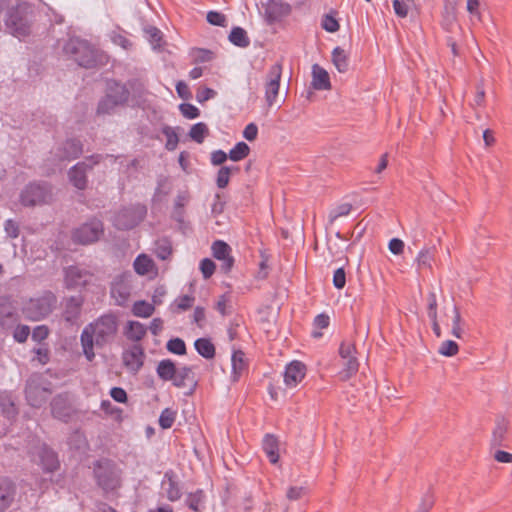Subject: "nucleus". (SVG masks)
Segmentation results:
<instances>
[{
	"instance_id": "1",
	"label": "nucleus",
	"mask_w": 512,
	"mask_h": 512,
	"mask_svg": "<svg viewBox=\"0 0 512 512\" xmlns=\"http://www.w3.org/2000/svg\"><path fill=\"white\" fill-rule=\"evenodd\" d=\"M118 331L115 315L105 314L88 324L81 333V346L88 361L95 357L94 347L101 348L110 343Z\"/></svg>"
},
{
	"instance_id": "2",
	"label": "nucleus",
	"mask_w": 512,
	"mask_h": 512,
	"mask_svg": "<svg viewBox=\"0 0 512 512\" xmlns=\"http://www.w3.org/2000/svg\"><path fill=\"white\" fill-rule=\"evenodd\" d=\"M57 297L50 291L30 298L23 306V314L32 321H39L47 317L56 308Z\"/></svg>"
},
{
	"instance_id": "3",
	"label": "nucleus",
	"mask_w": 512,
	"mask_h": 512,
	"mask_svg": "<svg viewBox=\"0 0 512 512\" xmlns=\"http://www.w3.org/2000/svg\"><path fill=\"white\" fill-rule=\"evenodd\" d=\"M157 375L163 381H171L175 387L182 388L187 382H193V372L190 367L177 368L170 359L161 360L156 368Z\"/></svg>"
},
{
	"instance_id": "4",
	"label": "nucleus",
	"mask_w": 512,
	"mask_h": 512,
	"mask_svg": "<svg viewBox=\"0 0 512 512\" xmlns=\"http://www.w3.org/2000/svg\"><path fill=\"white\" fill-rule=\"evenodd\" d=\"M94 474L97 483L105 491H113L121 485V469L109 460H102L96 463Z\"/></svg>"
},
{
	"instance_id": "5",
	"label": "nucleus",
	"mask_w": 512,
	"mask_h": 512,
	"mask_svg": "<svg viewBox=\"0 0 512 512\" xmlns=\"http://www.w3.org/2000/svg\"><path fill=\"white\" fill-rule=\"evenodd\" d=\"M356 346L351 341H343L339 347L341 370L338 375L342 381H347L356 375L359 369V361L356 357Z\"/></svg>"
},
{
	"instance_id": "6",
	"label": "nucleus",
	"mask_w": 512,
	"mask_h": 512,
	"mask_svg": "<svg viewBox=\"0 0 512 512\" xmlns=\"http://www.w3.org/2000/svg\"><path fill=\"white\" fill-rule=\"evenodd\" d=\"M65 50L75 55L74 59L80 66L91 68L97 64L95 50L84 40L70 39Z\"/></svg>"
},
{
	"instance_id": "7",
	"label": "nucleus",
	"mask_w": 512,
	"mask_h": 512,
	"mask_svg": "<svg viewBox=\"0 0 512 512\" xmlns=\"http://www.w3.org/2000/svg\"><path fill=\"white\" fill-rule=\"evenodd\" d=\"M281 77L282 65L280 63L273 64L266 75L264 84L265 101L268 107H272L277 103Z\"/></svg>"
},
{
	"instance_id": "8",
	"label": "nucleus",
	"mask_w": 512,
	"mask_h": 512,
	"mask_svg": "<svg viewBox=\"0 0 512 512\" xmlns=\"http://www.w3.org/2000/svg\"><path fill=\"white\" fill-rule=\"evenodd\" d=\"M95 277L88 270L70 266L65 270V285L68 289H80L93 283Z\"/></svg>"
},
{
	"instance_id": "9",
	"label": "nucleus",
	"mask_w": 512,
	"mask_h": 512,
	"mask_svg": "<svg viewBox=\"0 0 512 512\" xmlns=\"http://www.w3.org/2000/svg\"><path fill=\"white\" fill-rule=\"evenodd\" d=\"M102 233V223L98 220H93L76 229L73 233V239L80 244H90L97 241Z\"/></svg>"
},
{
	"instance_id": "10",
	"label": "nucleus",
	"mask_w": 512,
	"mask_h": 512,
	"mask_svg": "<svg viewBox=\"0 0 512 512\" xmlns=\"http://www.w3.org/2000/svg\"><path fill=\"white\" fill-rule=\"evenodd\" d=\"M51 198L50 190L40 184H30L21 193V202L25 206H34L47 202Z\"/></svg>"
},
{
	"instance_id": "11",
	"label": "nucleus",
	"mask_w": 512,
	"mask_h": 512,
	"mask_svg": "<svg viewBox=\"0 0 512 512\" xmlns=\"http://www.w3.org/2000/svg\"><path fill=\"white\" fill-rule=\"evenodd\" d=\"M144 207L127 208L116 214L114 224L119 229H130L136 226L144 217Z\"/></svg>"
},
{
	"instance_id": "12",
	"label": "nucleus",
	"mask_w": 512,
	"mask_h": 512,
	"mask_svg": "<svg viewBox=\"0 0 512 512\" xmlns=\"http://www.w3.org/2000/svg\"><path fill=\"white\" fill-rule=\"evenodd\" d=\"M122 362L125 368L136 374L144 363V350L140 345H133L122 353Z\"/></svg>"
},
{
	"instance_id": "13",
	"label": "nucleus",
	"mask_w": 512,
	"mask_h": 512,
	"mask_svg": "<svg viewBox=\"0 0 512 512\" xmlns=\"http://www.w3.org/2000/svg\"><path fill=\"white\" fill-rule=\"evenodd\" d=\"M306 375V366L301 361L290 362L284 371V383L288 388H294L303 381Z\"/></svg>"
},
{
	"instance_id": "14",
	"label": "nucleus",
	"mask_w": 512,
	"mask_h": 512,
	"mask_svg": "<svg viewBox=\"0 0 512 512\" xmlns=\"http://www.w3.org/2000/svg\"><path fill=\"white\" fill-rule=\"evenodd\" d=\"M127 95L128 93L124 87L116 85L115 95L108 94L100 101L97 109L98 114H109L115 107L127 100Z\"/></svg>"
},
{
	"instance_id": "15",
	"label": "nucleus",
	"mask_w": 512,
	"mask_h": 512,
	"mask_svg": "<svg viewBox=\"0 0 512 512\" xmlns=\"http://www.w3.org/2000/svg\"><path fill=\"white\" fill-rule=\"evenodd\" d=\"M213 257L221 261V269L227 273L234 265L231 247L224 241L217 240L211 247Z\"/></svg>"
},
{
	"instance_id": "16",
	"label": "nucleus",
	"mask_w": 512,
	"mask_h": 512,
	"mask_svg": "<svg viewBox=\"0 0 512 512\" xmlns=\"http://www.w3.org/2000/svg\"><path fill=\"white\" fill-rule=\"evenodd\" d=\"M18 321L15 308L8 298H0V324L4 328H11Z\"/></svg>"
},
{
	"instance_id": "17",
	"label": "nucleus",
	"mask_w": 512,
	"mask_h": 512,
	"mask_svg": "<svg viewBox=\"0 0 512 512\" xmlns=\"http://www.w3.org/2000/svg\"><path fill=\"white\" fill-rule=\"evenodd\" d=\"M15 487L11 480L0 479V512L5 511L13 502Z\"/></svg>"
},
{
	"instance_id": "18",
	"label": "nucleus",
	"mask_w": 512,
	"mask_h": 512,
	"mask_svg": "<svg viewBox=\"0 0 512 512\" xmlns=\"http://www.w3.org/2000/svg\"><path fill=\"white\" fill-rule=\"evenodd\" d=\"M39 464L47 472H53L59 468V461L56 454L51 449L43 446L38 449Z\"/></svg>"
},
{
	"instance_id": "19",
	"label": "nucleus",
	"mask_w": 512,
	"mask_h": 512,
	"mask_svg": "<svg viewBox=\"0 0 512 512\" xmlns=\"http://www.w3.org/2000/svg\"><path fill=\"white\" fill-rule=\"evenodd\" d=\"M7 26L10 32L17 38L21 39L30 33V27L26 19H23L18 14L10 15Z\"/></svg>"
},
{
	"instance_id": "20",
	"label": "nucleus",
	"mask_w": 512,
	"mask_h": 512,
	"mask_svg": "<svg viewBox=\"0 0 512 512\" xmlns=\"http://www.w3.org/2000/svg\"><path fill=\"white\" fill-rule=\"evenodd\" d=\"M92 164L78 163L69 171V179L72 184L78 189H84L86 186V169L91 168Z\"/></svg>"
},
{
	"instance_id": "21",
	"label": "nucleus",
	"mask_w": 512,
	"mask_h": 512,
	"mask_svg": "<svg viewBox=\"0 0 512 512\" xmlns=\"http://www.w3.org/2000/svg\"><path fill=\"white\" fill-rule=\"evenodd\" d=\"M262 448L272 464H276L279 460V441L271 434L265 435L262 442Z\"/></svg>"
},
{
	"instance_id": "22",
	"label": "nucleus",
	"mask_w": 512,
	"mask_h": 512,
	"mask_svg": "<svg viewBox=\"0 0 512 512\" xmlns=\"http://www.w3.org/2000/svg\"><path fill=\"white\" fill-rule=\"evenodd\" d=\"M312 85L317 90H328L331 88L330 78L325 69L318 64L312 66Z\"/></svg>"
},
{
	"instance_id": "23",
	"label": "nucleus",
	"mask_w": 512,
	"mask_h": 512,
	"mask_svg": "<svg viewBox=\"0 0 512 512\" xmlns=\"http://www.w3.org/2000/svg\"><path fill=\"white\" fill-rule=\"evenodd\" d=\"M83 299L81 297H70L66 300L64 318L68 322H74L80 315Z\"/></svg>"
},
{
	"instance_id": "24",
	"label": "nucleus",
	"mask_w": 512,
	"mask_h": 512,
	"mask_svg": "<svg viewBox=\"0 0 512 512\" xmlns=\"http://www.w3.org/2000/svg\"><path fill=\"white\" fill-rule=\"evenodd\" d=\"M146 333V326L138 321H128L124 329L125 336L134 342L141 341Z\"/></svg>"
},
{
	"instance_id": "25",
	"label": "nucleus",
	"mask_w": 512,
	"mask_h": 512,
	"mask_svg": "<svg viewBox=\"0 0 512 512\" xmlns=\"http://www.w3.org/2000/svg\"><path fill=\"white\" fill-rule=\"evenodd\" d=\"M232 362V377L237 381L240 376L247 370V359L244 352L241 350L234 351L231 358Z\"/></svg>"
},
{
	"instance_id": "26",
	"label": "nucleus",
	"mask_w": 512,
	"mask_h": 512,
	"mask_svg": "<svg viewBox=\"0 0 512 512\" xmlns=\"http://www.w3.org/2000/svg\"><path fill=\"white\" fill-rule=\"evenodd\" d=\"M133 267L138 275L144 276L156 270L154 261L147 254H140L136 257Z\"/></svg>"
},
{
	"instance_id": "27",
	"label": "nucleus",
	"mask_w": 512,
	"mask_h": 512,
	"mask_svg": "<svg viewBox=\"0 0 512 512\" xmlns=\"http://www.w3.org/2000/svg\"><path fill=\"white\" fill-rule=\"evenodd\" d=\"M48 391L29 384L26 388V397L29 404L33 407H39L46 401Z\"/></svg>"
},
{
	"instance_id": "28",
	"label": "nucleus",
	"mask_w": 512,
	"mask_h": 512,
	"mask_svg": "<svg viewBox=\"0 0 512 512\" xmlns=\"http://www.w3.org/2000/svg\"><path fill=\"white\" fill-rule=\"evenodd\" d=\"M435 257V248L434 247H424L422 248L415 259L417 266L419 269L423 268H432V263Z\"/></svg>"
},
{
	"instance_id": "29",
	"label": "nucleus",
	"mask_w": 512,
	"mask_h": 512,
	"mask_svg": "<svg viewBox=\"0 0 512 512\" xmlns=\"http://www.w3.org/2000/svg\"><path fill=\"white\" fill-rule=\"evenodd\" d=\"M156 303L157 301L155 300V297L153 298V303H149L143 300L136 301L132 306V313L136 317L148 318L154 313V304Z\"/></svg>"
},
{
	"instance_id": "30",
	"label": "nucleus",
	"mask_w": 512,
	"mask_h": 512,
	"mask_svg": "<svg viewBox=\"0 0 512 512\" xmlns=\"http://www.w3.org/2000/svg\"><path fill=\"white\" fill-rule=\"evenodd\" d=\"M332 61L334 66L340 73H345L348 70V55L342 48H334V50L332 51Z\"/></svg>"
},
{
	"instance_id": "31",
	"label": "nucleus",
	"mask_w": 512,
	"mask_h": 512,
	"mask_svg": "<svg viewBox=\"0 0 512 512\" xmlns=\"http://www.w3.org/2000/svg\"><path fill=\"white\" fill-rule=\"evenodd\" d=\"M197 352L206 359H211L215 356V347L213 343L207 338H199L194 343Z\"/></svg>"
},
{
	"instance_id": "32",
	"label": "nucleus",
	"mask_w": 512,
	"mask_h": 512,
	"mask_svg": "<svg viewBox=\"0 0 512 512\" xmlns=\"http://www.w3.org/2000/svg\"><path fill=\"white\" fill-rule=\"evenodd\" d=\"M508 430L509 421L505 418L497 419L495 428L493 430V443L496 445H501L506 437Z\"/></svg>"
},
{
	"instance_id": "33",
	"label": "nucleus",
	"mask_w": 512,
	"mask_h": 512,
	"mask_svg": "<svg viewBox=\"0 0 512 512\" xmlns=\"http://www.w3.org/2000/svg\"><path fill=\"white\" fill-rule=\"evenodd\" d=\"M239 168L237 166H223L218 170L216 184L218 188L223 189L229 184L230 176L237 173Z\"/></svg>"
},
{
	"instance_id": "34",
	"label": "nucleus",
	"mask_w": 512,
	"mask_h": 512,
	"mask_svg": "<svg viewBox=\"0 0 512 512\" xmlns=\"http://www.w3.org/2000/svg\"><path fill=\"white\" fill-rule=\"evenodd\" d=\"M82 153V147L77 140H69L63 146L62 159L71 160Z\"/></svg>"
},
{
	"instance_id": "35",
	"label": "nucleus",
	"mask_w": 512,
	"mask_h": 512,
	"mask_svg": "<svg viewBox=\"0 0 512 512\" xmlns=\"http://www.w3.org/2000/svg\"><path fill=\"white\" fill-rule=\"evenodd\" d=\"M466 11L472 24L482 21L481 0H467Z\"/></svg>"
},
{
	"instance_id": "36",
	"label": "nucleus",
	"mask_w": 512,
	"mask_h": 512,
	"mask_svg": "<svg viewBox=\"0 0 512 512\" xmlns=\"http://www.w3.org/2000/svg\"><path fill=\"white\" fill-rule=\"evenodd\" d=\"M329 324L330 317L327 314H318L313 320L312 336L316 339L321 338L323 336L322 330L326 329Z\"/></svg>"
},
{
	"instance_id": "37",
	"label": "nucleus",
	"mask_w": 512,
	"mask_h": 512,
	"mask_svg": "<svg viewBox=\"0 0 512 512\" xmlns=\"http://www.w3.org/2000/svg\"><path fill=\"white\" fill-rule=\"evenodd\" d=\"M229 40L234 45L242 48L247 47L250 43L246 31L241 27H235L232 29L229 35Z\"/></svg>"
},
{
	"instance_id": "38",
	"label": "nucleus",
	"mask_w": 512,
	"mask_h": 512,
	"mask_svg": "<svg viewBox=\"0 0 512 512\" xmlns=\"http://www.w3.org/2000/svg\"><path fill=\"white\" fill-rule=\"evenodd\" d=\"M250 153V148L245 142H238L228 154V158L234 162H238L246 158Z\"/></svg>"
},
{
	"instance_id": "39",
	"label": "nucleus",
	"mask_w": 512,
	"mask_h": 512,
	"mask_svg": "<svg viewBox=\"0 0 512 512\" xmlns=\"http://www.w3.org/2000/svg\"><path fill=\"white\" fill-rule=\"evenodd\" d=\"M208 134V126L203 122H198L194 124L189 132L190 138L199 144L203 143L204 139L207 137Z\"/></svg>"
},
{
	"instance_id": "40",
	"label": "nucleus",
	"mask_w": 512,
	"mask_h": 512,
	"mask_svg": "<svg viewBox=\"0 0 512 512\" xmlns=\"http://www.w3.org/2000/svg\"><path fill=\"white\" fill-rule=\"evenodd\" d=\"M452 326H451V334L457 339H461L464 334V329L462 327V317L459 309L454 306L452 310Z\"/></svg>"
},
{
	"instance_id": "41",
	"label": "nucleus",
	"mask_w": 512,
	"mask_h": 512,
	"mask_svg": "<svg viewBox=\"0 0 512 512\" xmlns=\"http://www.w3.org/2000/svg\"><path fill=\"white\" fill-rule=\"evenodd\" d=\"M155 254L161 260H166L172 254V247L169 241L162 239L157 241Z\"/></svg>"
},
{
	"instance_id": "42",
	"label": "nucleus",
	"mask_w": 512,
	"mask_h": 512,
	"mask_svg": "<svg viewBox=\"0 0 512 512\" xmlns=\"http://www.w3.org/2000/svg\"><path fill=\"white\" fill-rule=\"evenodd\" d=\"M176 419V412L170 408H166L161 412L159 417V425L163 429H169L172 427Z\"/></svg>"
},
{
	"instance_id": "43",
	"label": "nucleus",
	"mask_w": 512,
	"mask_h": 512,
	"mask_svg": "<svg viewBox=\"0 0 512 512\" xmlns=\"http://www.w3.org/2000/svg\"><path fill=\"white\" fill-rule=\"evenodd\" d=\"M162 132L166 137V144H165L166 149H168L170 151L175 150L178 145V142H179L177 133L174 131L173 128H171L169 126H165L162 129Z\"/></svg>"
},
{
	"instance_id": "44",
	"label": "nucleus",
	"mask_w": 512,
	"mask_h": 512,
	"mask_svg": "<svg viewBox=\"0 0 512 512\" xmlns=\"http://www.w3.org/2000/svg\"><path fill=\"white\" fill-rule=\"evenodd\" d=\"M458 351H459L458 344L452 340L443 341L438 349L439 354L446 356V357L455 356L458 353Z\"/></svg>"
},
{
	"instance_id": "45",
	"label": "nucleus",
	"mask_w": 512,
	"mask_h": 512,
	"mask_svg": "<svg viewBox=\"0 0 512 512\" xmlns=\"http://www.w3.org/2000/svg\"><path fill=\"white\" fill-rule=\"evenodd\" d=\"M167 350L176 355H184L186 353L185 342L180 338H173L167 342Z\"/></svg>"
},
{
	"instance_id": "46",
	"label": "nucleus",
	"mask_w": 512,
	"mask_h": 512,
	"mask_svg": "<svg viewBox=\"0 0 512 512\" xmlns=\"http://www.w3.org/2000/svg\"><path fill=\"white\" fill-rule=\"evenodd\" d=\"M0 406L2 407V412L7 417H11L16 413L14 402L7 394L0 395Z\"/></svg>"
},
{
	"instance_id": "47",
	"label": "nucleus",
	"mask_w": 512,
	"mask_h": 512,
	"mask_svg": "<svg viewBox=\"0 0 512 512\" xmlns=\"http://www.w3.org/2000/svg\"><path fill=\"white\" fill-rule=\"evenodd\" d=\"M412 0H393V8L397 16L405 18L408 15Z\"/></svg>"
},
{
	"instance_id": "48",
	"label": "nucleus",
	"mask_w": 512,
	"mask_h": 512,
	"mask_svg": "<svg viewBox=\"0 0 512 512\" xmlns=\"http://www.w3.org/2000/svg\"><path fill=\"white\" fill-rule=\"evenodd\" d=\"M180 112L187 119H195L200 115L199 109L190 103H183L179 106Z\"/></svg>"
},
{
	"instance_id": "49",
	"label": "nucleus",
	"mask_w": 512,
	"mask_h": 512,
	"mask_svg": "<svg viewBox=\"0 0 512 512\" xmlns=\"http://www.w3.org/2000/svg\"><path fill=\"white\" fill-rule=\"evenodd\" d=\"M291 6L288 3H273L271 6V12L277 17H285L291 13Z\"/></svg>"
},
{
	"instance_id": "50",
	"label": "nucleus",
	"mask_w": 512,
	"mask_h": 512,
	"mask_svg": "<svg viewBox=\"0 0 512 512\" xmlns=\"http://www.w3.org/2000/svg\"><path fill=\"white\" fill-rule=\"evenodd\" d=\"M215 268V263L209 258H205L200 262V270L205 279L213 275Z\"/></svg>"
},
{
	"instance_id": "51",
	"label": "nucleus",
	"mask_w": 512,
	"mask_h": 512,
	"mask_svg": "<svg viewBox=\"0 0 512 512\" xmlns=\"http://www.w3.org/2000/svg\"><path fill=\"white\" fill-rule=\"evenodd\" d=\"M216 96V91L208 87H200L196 93V100L199 103H204Z\"/></svg>"
},
{
	"instance_id": "52",
	"label": "nucleus",
	"mask_w": 512,
	"mask_h": 512,
	"mask_svg": "<svg viewBox=\"0 0 512 512\" xmlns=\"http://www.w3.org/2000/svg\"><path fill=\"white\" fill-rule=\"evenodd\" d=\"M30 334V328L27 325H18L16 326L13 337L15 341L19 343H23L27 340L28 336Z\"/></svg>"
},
{
	"instance_id": "53",
	"label": "nucleus",
	"mask_w": 512,
	"mask_h": 512,
	"mask_svg": "<svg viewBox=\"0 0 512 512\" xmlns=\"http://www.w3.org/2000/svg\"><path fill=\"white\" fill-rule=\"evenodd\" d=\"M307 492L304 486H292L288 488L286 496L289 500L295 501L301 499Z\"/></svg>"
},
{
	"instance_id": "54",
	"label": "nucleus",
	"mask_w": 512,
	"mask_h": 512,
	"mask_svg": "<svg viewBox=\"0 0 512 512\" xmlns=\"http://www.w3.org/2000/svg\"><path fill=\"white\" fill-rule=\"evenodd\" d=\"M207 21L216 26L224 27L226 25V17L222 13L210 11L207 14Z\"/></svg>"
},
{
	"instance_id": "55",
	"label": "nucleus",
	"mask_w": 512,
	"mask_h": 512,
	"mask_svg": "<svg viewBox=\"0 0 512 512\" xmlns=\"http://www.w3.org/2000/svg\"><path fill=\"white\" fill-rule=\"evenodd\" d=\"M345 284H346L345 271L343 268H338L337 270H335L334 275H333V285L337 289H342V288H344Z\"/></svg>"
},
{
	"instance_id": "56",
	"label": "nucleus",
	"mask_w": 512,
	"mask_h": 512,
	"mask_svg": "<svg viewBox=\"0 0 512 512\" xmlns=\"http://www.w3.org/2000/svg\"><path fill=\"white\" fill-rule=\"evenodd\" d=\"M194 298L189 295H184L176 299L175 305L178 310L185 311L192 307Z\"/></svg>"
},
{
	"instance_id": "57",
	"label": "nucleus",
	"mask_w": 512,
	"mask_h": 512,
	"mask_svg": "<svg viewBox=\"0 0 512 512\" xmlns=\"http://www.w3.org/2000/svg\"><path fill=\"white\" fill-rule=\"evenodd\" d=\"M405 244L399 238H393L389 241V251L394 255H401L404 251Z\"/></svg>"
},
{
	"instance_id": "58",
	"label": "nucleus",
	"mask_w": 512,
	"mask_h": 512,
	"mask_svg": "<svg viewBox=\"0 0 512 512\" xmlns=\"http://www.w3.org/2000/svg\"><path fill=\"white\" fill-rule=\"evenodd\" d=\"M322 27L328 32H336L339 29V24L337 20L329 15H326L322 21Z\"/></svg>"
},
{
	"instance_id": "59",
	"label": "nucleus",
	"mask_w": 512,
	"mask_h": 512,
	"mask_svg": "<svg viewBox=\"0 0 512 512\" xmlns=\"http://www.w3.org/2000/svg\"><path fill=\"white\" fill-rule=\"evenodd\" d=\"M49 335V330L45 325L37 326L32 333V339L37 342L45 340Z\"/></svg>"
},
{
	"instance_id": "60",
	"label": "nucleus",
	"mask_w": 512,
	"mask_h": 512,
	"mask_svg": "<svg viewBox=\"0 0 512 512\" xmlns=\"http://www.w3.org/2000/svg\"><path fill=\"white\" fill-rule=\"evenodd\" d=\"M228 158V154L223 150H215L211 153V163L214 166L222 165Z\"/></svg>"
},
{
	"instance_id": "61",
	"label": "nucleus",
	"mask_w": 512,
	"mask_h": 512,
	"mask_svg": "<svg viewBox=\"0 0 512 512\" xmlns=\"http://www.w3.org/2000/svg\"><path fill=\"white\" fill-rule=\"evenodd\" d=\"M176 91L179 97L185 100L190 99L192 96L188 85L184 81H178L176 83Z\"/></svg>"
},
{
	"instance_id": "62",
	"label": "nucleus",
	"mask_w": 512,
	"mask_h": 512,
	"mask_svg": "<svg viewBox=\"0 0 512 512\" xmlns=\"http://www.w3.org/2000/svg\"><path fill=\"white\" fill-rule=\"evenodd\" d=\"M257 135L258 127L254 123L248 124L243 131V137L248 141H254L257 138Z\"/></svg>"
},
{
	"instance_id": "63",
	"label": "nucleus",
	"mask_w": 512,
	"mask_h": 512,
	"mask_svg": "<svg viewBox=\"0 0 512 512\" xmlns=\"http://www.w3.org/2000/svg\"><path fill=\"white\" fill-rule=\"evenodd\" d=\"M110 395L115 401L119 403H125L127 401V393L124 389L120 387L112 388Z\"/></svg>"
},
{
	"instance_id": "64",
	"label": "nucleus",
	"mask_w": 512,
	"mask_h": 512,
	"mask_svg": "<svg viewBox=\"0 0 512 512\" xmlns=\"http://www.w3.org/2000/svg\"><path fill=\"white\" fill-rule=\"evenodd\" d=\"M5 231L11 238H17L19 235L18 225L11 219L5 222Z\"/></svg>"
}]
</instances>
